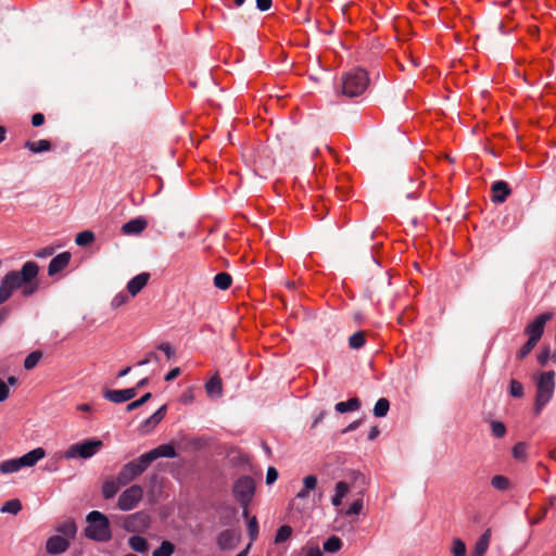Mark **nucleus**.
Returning <instances> with one entry per match:
<instances>
[{"label": "nucleus", "instance_id": "393cba45", "mask_svg": "<svg viewBox=\"0 0 556 556\" xmlns=\"http://www.w3.org/2000/svg\"><path fill=\"white\" fill-rule=\"evenodd\" d=\"M22 468H24V467H23V464H22L20 457L8 459V460L0 463V472L4 473V475L16 472V471L21 470Z\"/></svg>", "mask_w": 556, "mask_h": 556}, {"label": "nucleus", "instance_id": "2eb2a0df", "mask_svg": "<svg viewBox=\"0 0 556 556\" xmlns=\"http://www.w3.org/2000/svg\"><path fill=\"white\" fill-rule=\"evenodd\" d=\"M71 258L72 254L67 251L54 256L48 265V276L53 277L65 269L68 266Z\"/></svg>", "mask_w": 556, "mask_h": 556}, {"label": "nucleus", "instance_id": "473e14b6", "mask_svg": "<svg viewBox=\"0 0 556 556\" xmlns=\"http://www.w3.org/2000/svg\"><path fill=\"white\" fill-rule=\"evenodd\" d=\"M22 510V503L17 498L7 501L0 508L1 513L16 515Z\"/></svg>", "mask_w": 556, "mask_h": 556}, {"label": "nucleus", "instance_id": "a878e982", "mask_svg": "<svg viewBox=\"0 0 556 556\" xmlns=\"http://www.w3.org/2000/svg\"><path fill=\"white\" fill-rule=\"evenodd\" d=\"M130 548L138 553H146L149 548L148 541L140 535H132L128 540Z\"/></svg>", "mask_w": 556, "mask_h": 556}, {"label": "nucleus", "instance_id": "0e129e2a", "mask_svg": "<svg viewBox=\"0 0 556 556\" xmlns=\"http://www.w3.org/2000/svg\"><path fill=\"white\" fill-rule=\"evenodd\" d=\"M149 383V378H142L141 380H139L136 384V387H134L132 389H136V394H138V391L144 387H147Z\"/></svg>", "mask_w": 556, "mask_h": 556}, {"label": "nucleus", "instance_id": "f3484780", "mask_svg": "<svg viewBox=\"0 0 556 556\" xmlns=\"http://www.w3.org/2000/svg\"><path fill=\"white\" fill-rule=\"evenodd\" d=\"M70 547V542L61 535H53L47 540L46 549L51 555L64 553Z\"/></svg>", "mask_w": 556, "mask_h": 556}, {"label": "nucleus", "instance_id": "69168bd1", "mask_svg": "<svg viewBox=\"0 0 556 556\" xmlns=\"http://www.w3.org/2000/svg\"><path fill=\"white\" fill-rule=\"evenodd\" d=\"M380 431L377 426L371 427L369 433H368V440L374 441L378 435Z\"/></svg>", "mask_w": 556, "mask_h": 556}, {"label": "nucleus", "instance_id": "4c0bfd02", "mask_svg": "<svg viewBox=\"0 0 556 556\" xmlns=\"http://www.w3.org/2000/svg\"><path fill=\"white\" fill-rule=\"evenodd\" d=\"M94 241V233L90 230L79 232L75 238V243L79 247H86Z\"/></svg>", "mask_w": 556, "mask_h": 556}, {"label": "nucleus", "instance_id": "20e7f679", "mask_svg": "<svg viewBox=\"0 0 556 556\" xmlns=\"http://www.w3.org/2000/svg\"><path fill=\"white\" fill-rule=\"evenodd\" d=\"M555 390V371H544L536 381L534 410L540 414L542 408L551 401Z\"/></svg>", "mask_w": 556, "mask_h": 556}, {"label": "nucleus", "instance_id": "603ef678", "mask_svg": "<svg viewBox=\"0 0 556 556\" xmlns=\"http://www.w3.org/2000/svg\"><path fill=\"white\" fill-rule=\"evenodd\" d=\"M152 361H154V362H159L160 361V357H159V355L155 352H149L142 361H139L137 363V365L138 366H143V365L149 364Z\"/></svg>", "mask_w": 556, "mask_h": 556}, {"label": "nucleus", "instance_id": "6ab92c4d", "mask_svg": "<svg viewBox=\"0 0 556 556\" xmlns=\"http://www.w3.org/2000/svg\"><path fill=\"white\" fill-rule=\"evenodd\" d=\"M149 273H140L131 278L127 283V291L131 296H136L148 283Z\"/></svg>", "mask_w": 556, "mask_h": 556}, {"label": "nucleus", "instance_id": "338daca9", "mask_svg": "<svg viewBox=\"0 0 556 556\" xmlns=\"http://www.w3.org/2000/svg\"><path fill=\"white\" fill-rule=\"evenodd\" d=\"M10 315V308L9 307H2L0 309V325L9 317Z\"/></svg>", "mask_w": 556, "mask_h": 556}, {"label": "nucleus", "instance_id": "e2e57ef3", "mask_svg": "<svg viewBox=\"0 0 556 556\" xmlns=\"http://www.w3.org/2000/svg\"><path fill=\"white\" fill-rule=\"evenodd\" d=\"M361 424H362V419L355 420V421L351 422L342 432L348 433V432L354 431L361 426Z\"/></svg>", "mask_w": 556, "mask_h": 556}, {"label": "nucleus", "instance_id": "2f4dec72", "mask_svg": "<svg viewBox=\"0 0 556 556\" xmlns=\"http://www.w3.org/2000/svg\"><path fill=\"white\" fill-rule=\"evenodd\" d=\"M366 343V337L364 331H357L349 338V346L353 350L362 349Z\"/></svg>", "mask_w": 556, "mask_h": 556}, {"label": "nucleus", "instance_id": "6e6d98bb", "mask_svg": "<svg viewBox=\"0 0 556 556\" xmlns=\"http://www.w3.org/2000/svg\"><path fill=\"white\" fill-rule=\"evenodd\" d=\"M9 395L10 389L8 384L3 380H0V402L5 401L9 397Z\"/></svg>", "mask_w": 556, "mask_h": 556}, {"label": "nucleus", "instance_id": "de8ad7c7", "mask_svg": "<svg viewBox=\"0 0 556 556\" xmlns=\"http://www.w3.org/2000/svg\"><path fill=\"white\" fill-rule=\"evenodd\" d=\"M128 300V295L126 293L121 292L113 298L111 305L112 307L117 308L127 303Z\"/></svg>", "mask_w": 556, "mask_h": 556}, {"label": "nucleus", "instance_id": "bb28decb", "mask_svg": "<svg viewBox=\"0 0 556 556\" xmlns=\"http://www.w3.org/2000/svg\"><path fill=\"white\" fill-rule=\"evenodd\" d=\"M232 283V277L226 271H222L215 275L214 286L220 290H227Z\"/></svg>", "mask_w": 556, "mask_h": 556}, {"label": "nucleus", "instance_id": "052dcab7", "mask_svg": "<svg viewBox=\"0 0 556 556\" xmlns=\"http://www.w3.org/2000/svg\"><path fill=\"white\" fill-rule=\"evenodd\" d=\"M179 375H180V368L175 367L166 374L164 379H165V381H172V380L176 379Z\"/></svg>", "mask_w": 556, "mask_h": 556}, {"label": "nucleus", "instance_id": "f704fd0d", "mask_svg": "<svg viewBox=\"0 0 556 556\" xmlns=\"http://www.w3.org/2000/svg\"><path fill=\"white\" fill-rule=\"evenodd\" d=\"M175 552V545L169 541H163L161 545L154 549L152 556H172Z\"/></svg>", "mask_w": 556, "mask_h": 556}, {"label": "nucleus", "instance_id": "7ed1b4c3", "mask_svg": "<svg viewBox=\"0 0 556 556\" xmlns=\"http://www.w3.org/2000/svg\"><path fill=\"white\" fill-rule=\"evenodd\" d=\"M85 535L97 542H108L112 538L109 518L98 510L90 511L87 517Z\"/></svg>", "mask_w": 556, "mask_h": 556}, {"label": "nucleus", "instance_id": "39448f33", "mask_svg": "<svg viewBox=\"0 0 556 556\" xmlns=\"http://www.w3.org/2000/svg\"><path fill=\"white\" fill-rule=\"evenodd\" d=\"M103 446V442L99 439H87L83 442L72 444L62 455L66 459L84 458L88 459L96 455Z\"/></svg>", "mask_w": 556, "mask_h": 556}, {"label": "nucleus", "instance_id": "0eeeda50", "mask_svg": "<svg viewBox=\"0 0 556 556\" xmlns=\"http://www.w3.org/2000/svg\"><path fill=\"white\" fill-rule=\"evenodd\" d=\"M232 493L240 506L250 505L255 494V482L250 476L239 477L232 486Z\"/></svg>", "mask_w": 556, "mask_h": 556}, {"label": "nucleus", "instance_id": "9b49d317", "mask_svg": "<svg viewBox=\"0 0 556 556\" xmlns=\"http://www.w3.org/2000/svg\"><path fill=\"white\" fill-rule=\"evenodd\" d=\"M136 389L128 388L123 390H103V397L110 402L119 404L127 402L136 396Z\"/></svg>", "mask_w": 556, "mask_h": 556}, {"label": "nucleus", "instance_id": "13d9d810", "mask_svg": "<svg viewBox=\"0 0 556 556\" xmlns=\"http://www.w3.org/2000/svg\"><path fill=\"white\" fill-rule=\"evenodd\" d=\"M45 124V115L42 113H35L31 116V125L34 127H39Z\"/></svg>", "mask_w": 556, "mask_h": 556}, {"label": "nucleus", "instance_id": "1a4fd4ad", "mask_svg": "<svg viewBox=\"0 0 556 556\" xmlns=\"http://www.w3.org/2000/svg\"><path fill=\"white\" fill-rule=\"evenodd\" d=\"M151 523V518L146 511H137L128 515L123 521V528L127 532H142L146 531Z\"/></svg>", "mask_w": 556, "mask_h": 556}, {"label": "nucleus", "instance_id": "f03ea898", "mask_svg": "<svg viewBox=\"0 0 556 556\" xmlns=\"http://www.w3.org/2000/svg\"><path fill=\"white\" fill-rule=\"evenodd\" d=\"M368 85L367 72L363 68H355L342 75L340 93L348 98H355L363 94Z\"/></svg>", "mask_w": 556, "mask_h": 556}, {"label": "nucleus", "instance_id": "5701e85b", "mask_svg": "<svg viewBox=\"0 0 556 556\" xmlns=\"http://www.w3.org/2000/svg\"><path fill=\"white\" fill-rule=\"evenodd\" d=\"M361 407V401L358 397H351L345 402H339L336 404L334 409L340 413L344 414L348 412L357 410Z\"/></svg>", "mask_w": 556, "mask_h": 556}, {"label": "nucleus", "instance_id": "c85d7f7f", "mask_svg": "<svg viewBox=\"0 0 556 556\" xmlns=\"http://www.w3.org/2000/svg\"><path fill=\"white\" fill-rule=\"evenodd\" d=\"M58 532L63 534L66 538H74L77 532V527L74 520L70 519L61 523L56 528Z\"/></svg>", "mask_w": 556, "mask_h": 556}, {"label": "nucleus", "instance_id": "f8f14e48", "mask_svg": "<svg viewBox=\"0 0 556 556\" xmlns=\"http://www.w3.org/2000/svg\"><path fill=\"white\" fill-rule=\"evenodd\" d=\"M177 456V452L172 444H161L155 448L144 453V462L152 464L160 457L174 458Z\"/></svg>", "mask_w": 556, "mask_h": 556}, {"label": "nucleus", "instance_id": "6e6552de", "mask_svg": "<svg viewBox=\"0 0 556 556\" xmlns=\"http://www.w3.org/2000/svg\"><path fill=\"white\" fill-rule=\"evenodd\" d=\"M143 497V489L139 484H134L126 489L118 497L117 506L121 510H131Z\"/></svg>", "mask_w": 556, "mask_h": 556}, {"label": "nucleus", "instance_id": "e433bc0d", "mask_svg": "<svg viewBox=\"0 0 556 556\" xmlns=\"http://www.w3.org/2000/svg\"><path fill=\"white\" fill-rule=\"evenodd\" d=\"M527 448L528 445L525 442L516 443L511 450L513 457L517 460L525 462L528 457Z\"/></svg>", "mask_w": 556, "mask_h": 556}, {"label": "nucleus", "instance_id": "8fccbe9b", "mask_svg": "<svg viewBox=\"0 0 556 556\" xmlns=\"http://www.w3.org/2000/svg\"><path fill=\"white\" fill-rule=\"evenodd\" d=\"M350 491V485L349 483L344 482V481H339L337 484H336V493L338 495H340L341 497H344L348 492Z\"/></svg>", "mask_w": 556, "mask_h": 556}, {"label": "nucleus", "instance_id": "4468645a", "mask_svg": "<svg viewBox=\"0 0 556 556\" xmlns=\"http://www.w3.org/2000/svg\"><path fill=\"white\" fill-rule=\"evenodd\" d=\"M491 200L493 203H504L510 195L511 189L504 180H496L491 185Z\"/></svg>", "mask_w": 556, "mask_h": 556}, {"label": "nucleus", "instance_id": "f257e3e1", "mask_svg": "<svg viewBox=\"0 0 556 556\" xmlns=\"http://www.w3.org/2000/svg\"><path fill=\"white\" fill-rule=\"evenodd\" d=\"M39 265L27 261L20 270L8 271L0 281V304L5 303L15 291L21 290L24 298H30L39 290Z\"/></svg>", "mask_w": 556, "mask_h": 556}, {"label": "nucleus", "instance_id": "ea45409f", "mask_svg": "<svg viewBox=\"0 0 556 556\" xmlns=\"http://www.w3.org/2000/svg\"><path fill=\"white\" fill-rule=\"evenodd\" d=\"M538 343L539 342L532 340L531 338H528V341L517 352L516 357L518 359H523L532 352V350L536 346Z\"/></svg>", "mask_w": 556, "mask_h": 556}, {"label": "nucleus", "instance_id": "49530a36", "mask_svg": "<svg viewBox=\"0 0 556 556\" xmlns=\"http://www.w3.org/2000/svg\"><path fill=\"white\" fill-rule=\"evenodd\" d=\"M248 532L251 539V542L255 541L258 535V523L256 517H252L248 522Z\"/></svg>", "mask_w": 556, "mask_h": 556}, {"label": "nucleus", "instance_id": "aec40b11", "mask_svg": "<svg viewBox=\"0 0 556 556\" xmlns=\"http://www.w3.org/2000/svg\"><path fill=\"white\" fill-rule=\"evenodd\" d=\"M46 456V451L42 447H37L28 453L21 456V462L23 464V467H33L36 465L40 459H42Z\"/></svg>", "mask_w": 556, "mask_h": 556}, {"label": "nucleus", "instance_id": "4be33fe9", "mask_svg": "<svg viewBox=\"0 0 556 556\" xmlns=\"http://www.w3.org/2000/svg\"><path fill=\"white\" fill-rule=\"evenodd\" d=\"M491 541V529H486L478 539L471 556H484Z\"/></svg>", "mask_w": 556, "mask_h": 556}, {"label": "nucleus", "instance_id": "79ce46f5", "mask_svg": "<svg viewBox=\"0 0 556 556\" xmlns=\"http://www.w3.org/2000/svg\"><path fill=\"white\" fill-rule=\"evenodd\" d=\"M509 394L513 397L520 399L523 396V386L516 379H511L509 382Z\"/></svg>", "mask_w": 556, "mask_h": 556}, {"label": "nucleus", "instance_id": "3c124183", "mask_svg": "<svg viewBox=\"0 0 556 556\" xmlns=\"http://www.w3.org/2000/svg\"><path fill=\"white\" fill-rule=\"evenodd\" d=\"M304 488L306 490H314L317 485V478L314 475L306 476L303 480Z\"/></svg>", "mask_w": 556, "mask_h": 556}, {"label": "nucleus", "instance_id": "412c9836", "mask_svg": "<svg viewBox=\"0 0 556 556\" xmlns=\"http://www.w3.org/2000/svg\"><path fill=\"white\" fill-rule=\"evenodd\" d=\"M205 391L210 397H219L223 395V381L218 374H215L205 383Z\"/></svg>", "mask_w": 556, "mask_h": 556}, {"label": "nucleus", "instance_id": "ddd939ff", "mask_svg": "<svg viewBox=\"0 0 556 556\" xmlns=\"http://www.w3.org/2000/svg\"><path fill=\"white\" fill-rule=\"evenodd\" d=\"M240 540V534L232 529L222 531L217 536V546L222 551H229L236 547Z\"/></svg>", "mask_w": 556, "mask_h": 556}, {"label": "nucleus", "instance_id": "7c9ffc66", "mask_svg": "<svg viewBox=\"0 0 556 556\" xmlns=\"http://www.w3.org/2000/svg\"><path fill=\"white\" fill-rule=\"evenodd\" d=\"M491 485L497 491H507L511 483L509 479L502 475H496L491 479Z\"/></svg>", "mask_w": 556, "mask_h": 556}, {"label": "nucleus", "instance_id": "774afa93", "mask_svg": "<svg viewBox=\"0 0 556 556\" xmlns=\"http://www.w3.org/2000/svg\"><path fill=\"white\" fill-rule=\"evenodd\" d=\"M353 478H354L355 482L361 481V484L365 485L366 481H365V476L363 473L354 471Z\"/></svg>", "mask_w": 556, "mask_h": 556}, {"label": "nucleus", "instance_id": "a211bd4d", "mask_svg": "<svg viewBox=\"0 0 556 556\" xmlns=\"http://www.w3.org/2000/svg\"><path fill=\"white\" fill-rule=\"evenodd\" d=\"M148 226L144 217H136L122 226V233L126 236H136L141 233Z\"/></svg>", "mask_w": 556, "mask_h": 556}, {"label": "nucleus", "instance_id": "864d4df0", "mask_svg": "<svg viewBox=\"0 0 556 556\" xmlns=\"http://www.w3.org/2000/svg\"><path fill=\"white\" fill-rule=\"evenodd\" d=\"M278 479V471L275 467H268L266 473V483L271 484Z\"/></svg>", "mask_w": 556, "mask_h": 556}, {"label": "nucleus", "instance_id": "5fc2aeb1", "mask_svg": "<svg viewBox=\"0 0 556 556\" xmlns=\"http://www.w3.org/2000/svg\"><path fill=\"white\" fill-rule=\"evenodd\" d=\"M273 5V0H256V8L261 12L268 11Z\"/></svg>", "mask_w": 556, "mask_h": 556}, {"label": "nucleus", "instance_id": "a18cd8bd", "mask_svg": "<svg viewBox=\"0 0 556 556\" xmlns=\"http://www.w3.org/2000/svg\"><path fill=\"white\" fill-rule=\"evenodd\" d=\"M363 509V498L362 497H358L357 500H355L351 505L350 507L346 509L345 511V515L346 516H351V515H359L361 511Z\"/></svg>", "mask_w": 556, "mask_h": 556}, {"label": "nucleus", "instance_id": "c03bdc74", "mask_svg": "<svg viewBox=\"0 0 556 556\" xmlns=\"http://www.w3.org/2000/svg\"><path fill=\"white\" fill-rule=\"evenodd\" d=\"M491 429L495 438H503L506 433V427L502 421H492Z\"/></svg>", "mask_w": 556, "mask_h": 556}, {"label": "nucleus", "instance_id": "cd10ccee", "mask_svg": "<svg viewBox=\"0 0 556 556\" xmlns=\"http://www.w3.org/2000/svg\"><path fill=\"white\" fill-rule=\"evenodd\" d=\"M119 484L117 483V479L106 480L102 485V495L105 500H110L116 495L119 489Z\"/></svg>", "mask_w": 556, "mask_h": 556}, {"label": "nucleus", "instance_id": "09e8293b", "mask_svg": "<svg viewBox=\"0 0 556 556\" xmlns=\"http://www.w3.org/2000/svg\"><path fill=\"white\" fill-rule=\"evenodd\" d=\"M551 357L549 348L546 346L538 354L536 358L541 366H545Z\"/></svg>", "mask_w": 556, "mask_h": 556}, {"label": "nucleus", "instance_id": "bf43d9fd", "mask_svg": "<svg viewBox=\"0 0 556 556\" xmlns=\"http://www.w3.org/2000/svg\"><path fill=\"white\" fill-rule=\"evenodd\" d=\"M53 252H54V249L52 247H48V248L39 250L36 253V256L40 257V258H45V257L51 256L53 254Z\"/></svg>", "mask_w": 556, "mask_h": 556}, {"label": "nucleus", "instance_id": "9d476101", "mask_svg": "<svg viewBox=\"0 0 556 556\" xmlns=\"http://www.w3.org/2000/svg\"><path fill=\"white\" fill-rule=\"evenodd\" d=\"M552 312L543 313L536 316L530 324H528L525 328V334L528 338L539 342L544 333V328L547 321L553 318Z\"/></svg>", "mask_w": 556, "mask_h": 556}, {"label": "nucleus", "instance_id": "c756f323", "mask_svg": "<svg viewBox=\"0 0 556 556\" xmlns=\"http://www.w3.org/2000/svg\"><path fill=\"white\" fill-rule=\"evenodd\" d=\"M324 551L326 553H337L342 547V541L337 535H331L324 542Z\"/></svg>", "mask_w": 556, "mask_h": 556}, {"label": "nucleus", "instance_id": "423d86ee", "mask_svg": "<svg viewBox=\"0 0 556 556\" xmlns=\"http://www.w3.org/2000/svg\"><path fill=\"white\" fill-rule=\"evenodd\" d=\"M150 465L151 464L147 460L144 462V454L131 462H128L117 473V483L123 486L129 484L138 476L143 473Z\"/></svg>", "mask_w": 556, "mask_h": 556}, {"label": "nucleus", "instance_id": "58836bf2", "mask_svg": "<svg viewBox=\"0 0 556 556\" xmlns=\"http://www.w3.org/2000/svg\"><path fill=\"white\" fill-rule=\"evenodd\" d=\"M292 528L288 525H283L281 526L278 530H277V533L275 535V543L276 544H281L283 542H286L287 540H289L292 535Z\"/></svg>", "mask_w": 556, "mask_h": 556}, {"label": "nucleus", "instance_id": "a19ab883", "mask_svg": "<svg viewBox=\"0 0 556 556\" xmlns=\"http://www.w3.org/2000/svg\"><path fill=\"white\" fill-rule=\"evenodd\" d=\"M451 552L454 556H466L465 543L458 538L453 539Z\"/></svg>", "mask_w": 556, "mask_h": 556}, {"label": "nucleus", "instance_id": "b1692460", "mask_svg": "<svg viewBox=\"0 0 556 556\" xmlns=\"http://www.w3.org/2000/svg\"><path fill=\"white\" fill-rule=\"evenodd\" d=\"M24 148L28 149L29 151L34 153H41L49 151L51 149V142L47 139H40L38 141H30L27 140L24 143Z\"/></svg>", "mask_w": 556, "mask_h": 556}, {"label": "nucleus", "instance_id": "c9c22d12", "mask_svg": "<svg viewBox=\"0 0 556 556\" xmlns=\"http://www.w3.org/2000/svg\"><path fill=\"white\" fill-rule=\"evenodd\" d=\"M42 358V352L41 351H34L29 353L26 358L24 359V368L26 370H30L35 368L38 364V362Z\"/></svg>", "mask_w": 556, "mask_h": 556}, {"label": "nucleus", "instance_id": "4d7b16f0", "mask_svg": "<svg viewBox=\"0 0 556 556\" xmlns=\"http://www.w3.org/2000/svg\"><path fill=\"white\" fill-rule=\"evenodd\" d=\"M157 349H159L160 351H162V352H164V353H165V355H166L167 359H170V358H172V356H173V355H174V353H175V352H174V350H173V348L170 346V344H168V343H166V342L161 343V344L157 346Z\"/></svg>", "mask_w": 556, "mask_h": 556}, {"label": "nucleus", "instance_id": "72a5a7b5", "mask_svg": "<svg viewBox=\"0 0 556 556\" xmlns=\"http://www.w3.org/2000/svg\"><path fill=\"white\" fill-rule=\"evenodd\" d=\"M390 409V402L386 397L379 399L374 406V415L376 417H384L387 416Z\"/></svg>", "mask_w": 556, "mask_h": 556}, {"label": "nucleus", "instance_id": "680f3d73", "mask_svg": "<svg viewBox=\"0 0 556 556\" xmlns=\"http://www.w3.org/2000/svg\"><path fill=\"white\" fill-rule=\"evenodd\" d=\"M305 556H323V553L320 548L317 545H315L307 548Z\"/></svg>", "mask_w": 556, "mask_h": 556}, {"label": "nucleus", "instance_id": "37998d69", "mask_svg": "<svg viewBox=\"0 0 556 556\" xmlns=\"http://www.w3.org/2000/svg\"><path fill=\"white\" fill-rule=\"evenodd\" d=\"M152 399V393L151 392H148L146 394H143L140 399L129 403L127 406H126V410L127 412H132L137 408H139L140 406H142L143 404H146L148 401H150Z\"/></svg>", "mask_w": 556, "mask_h": 556}, {"label": "nucleus", "instance_id": "dca6fc26", "mask_svg": "<svg viewBox=\"0 0 556 556\" xmlns=\"http://www.w3.org/2000/svg\"><path fill=\"white\" fill-rule=\"evenodd\" d=\"M167 412V405L161 406L153 415L147 418L140 426L139 432L141 434H148L152 429H154L165 417Z\"/></svg>", "mask_w": 556, "mask_h": 556}]
</instances>
